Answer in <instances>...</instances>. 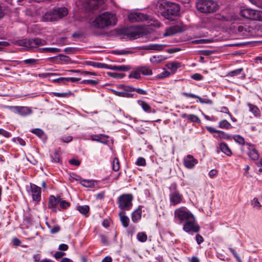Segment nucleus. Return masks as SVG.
I'll return each mask as SVG.
<instances>
[{
  "label": "nucleus",
  "mask_w": 262,
  "mask_h": 262,
  "mask_svg": "<svg viewBox=\"0 0 262 262\" xmlns=\"http://www.w3.org/2000/svg\"><path fill=\"white\" fill-rule=\"evenodd\" d=\"M174 218L176 223L183 226V230L188 233H198L200 227L195 223V219L193 214L184 207L175 210Z\"/></svg>",
  "instance_id": "nucleus-1"
},
{
  "label": "nucleus",
  "mask_w": 262,
  "mask_h": 262,
  "mask_svg": "<svg viewBox=\"0 0 262 262\" xmlns=\"http://www.w3.org/2000/svg\"><path fill=\"white\" fill-rule=\"evenodd\" d=\"M117 21L115 14L105 12L96 17L93 25L96 28L104 29L115 26Z\"/></svg>",
  "instance_id": "nucleus-2"
},
{
  "label": "nucleus",
  "mask_w": 262,
  "mask_h": 262,
  "mask_svg": "<svg viewBox=\"0 0 262 262\" xmlns=\"http://www.w3.org/2000/svg\"><path fill=\"white\" fill-rule=\"evenodd\" d=\"M17 45L24 47V49L28 51H35L39 50L38 47L47 44L46 40L35 37L31 39H24L17 41Z\"/></svg>",
  "instance_id": "nucleus-3"
},
{
  "label": "nucleus",
  "mask_w": 262,
  "mask_h": 262,
  "mask_svg": "<svg viewBox=\"0 0 262 262\" xmlns=\"http://www.w3.org/2000/svg\"><path fill=\"white\" fill-rule=\"evenodd\" d=\"M196 7L202 13H211L219 9V5L213 0H199L196 3Z\"/></svg>",
  "instance_id": "nucleus-4"
},
{
  "label": "nucleus",
  "mask_w": 262,
  "mask_h": 262,
  "mask_svg": "<svg viewBox=\"0 0 262 262\" xmlns=\"http://www.w3.org/2000/svg\"><path fill=\"white\" fill-rule=\"evenodd\" d=\"M133 195L131 193H125L120 195L117 199V203L121 211L130 210L133 205Z\"/></svg>",
  "instance_id": "nucleus-5"
},
{
  "label": "nucleus",
  "mask_w": 262,
  "mask_h": 262,
  "mask_svg": "<svg viewBox=\"0 0 262 262\" xmlns=\"http://www.w3.org/2000/svg\"><path fill=\"white\" fill-rule=\"evenodd\" d=\"M68 13V9L65 7L57 8L49 12L45 15L44 18L47 21H54L58 18L66 16Z\"/></svg>",
  "instance_id": "nucleus-6"
},
{
  "label": "nucleus",
  "mask_w": 262,
  "mask_h": 262,
  "mask_svg": "<svg viewBox=\"0 0 262 262\" xmlns=\"http://www.w3.org/2000/svg\"><path fill=\"white\" fill-rule=\"evenodd\" d=\"M169 201L171 205L176 206L182 202L183 200V195L178 189V186L176 183H172L169 187Z\"/></svg>",
  "instance_id": "nucleus-7"
},
{
  "label": "nucleus",
  "mask_w": 262,
  "mask_h": 262,
  "mask_svg": "<svg viewBox=\"0 0 262 262\" xmlns=\"http://www.w3.org/2000/svg\"><path fill=\"white\" fill-rule=\"evenodd\" d=\"M180 7L176 3L168 4L166 8L162 12V15L166 19L173 20L174 17L179 15Z\"/></svg>",
  "instance_id": "nucleus-8"
},
{
  "label": "nucleus",
  "mask_w": 262,
  "mask_h": 262,
  "mask_svg": "<svg viewBox=\"0 0 262 262\" xmlns=\"http://www.w3.org/2000/svg\"><path fill=\"white\" fill-rule=\"evenodd\" d=\"M240 15L247 19L262 21V11L250 8H244L241 10Z\"/></svg>",
  "instance_id": "nucleus-9"
},
{
  "label": "nucleus",
  "mask_w": 262,
  "mask_h": 262,
  "mask_svg": "<svg viewBox=\"0 0 262 262\" xmlns=\"http://www.w3.org/2000/svg\"><path fill=\"white\" fill-rule=\"evenodd\" d=\"M11 111L17 113L21 116L25 117L32 113L31 108L28 106H9L8 107Z\"/></svg>",
  "instance_id": "nucleus-10"
},
{
  "label": "nucleus",
  "mask_w": 262,
  "mask_h": 262,
  "mask_svg": "<svg viewBox=\"0 0 262 262\" xmlns=\"http://www.w3.org/2000/svg\"><path fill=\"white\" fill-rule=\"evenodd\" d=\"M30 192L33 201L36 202H40L41 200V190L40 187L36 185L30 183Z\"/></svg>",
  "instance_id": "nucleus-11"
},
{
  "label": "nucleus",
  "mask_w": 262,
  "mask_h": 262,
  "mask_svg": "<svg viewBox=\"0 0 262 262\" xmlns=\"http://www.w3.org/2000/svg\"><path fill=\"white\" fill-rule=\"evenodd\" d=\"M183 162L184 166L188 169H192L198 164V160L192 155H188L184 158Z\"/></svg>",
  "instance_id": "nucleus-12"
},
{
  "label": "nucleus",
  "mask_w": 262,
  "mask_h": 262,
  "mask_svg": "<svg viewBox=\"0 0 262 262\" xmlns=\"http://www.w3.org/2000/svg\"><path fill=\"white\" fill-rule=\"evenodd\" d=\"M128 17L129 21L132 23L146 20L148 19V16L147 14L138 12L130 13Z\"/></svg>",
  "instance_id": "nucleus-13"
},
{
  "label": "nucleus",
  "mask_w": 262,
  "mask_h": 262,
  "mask_svg": "<svg viewBox=\"0 0 262 262\" xmlns=\"http://www.w3.org/2000/svg\"><path fill=\"white\" fill-rule=\"evenodd\" d=\"M60 195L55 196L53 195H51L49 198V202L48 206L49 208H51L52 211L54 212H57L56 206L59 204L60 201Z\"/></svg>",
  "instance_id": "nucleus-14"
},
{
  "label": "nucleus",
  "mask_w": 262,
  "mask_h": 262,
  "mask_svg": "<svg viewBox=\"0 0 262 262\" xmlns=\"http://www.w3.org/2000/svg\"><path fill=\"white\" fill-rule=\"evenodd\" d=\"M182 95L186 98H192L198 99L200 102L202 104L205 103V104H212L213 103L212 101L210 99H204V98L200 97V96H199L198 95H196L192 94V93L182 92Z\"/></svg>",
  "instance_id": "nucleus-15"
},
{
  "label": "nucleus",
  "mask_w": 262,
  "mask_h": 262,
  "mask_svg": "<svg viewBox=\"0 0 262 262\" xmlns=\"http://www.w3.org/2000/svg\"><path fill=\"white\" fill-rule=\"evenodd\" d=\"M246 145L249 147V151L248 152V155L249 157V158L254 161L258 160L259 155L258 152V151L255 148L254 145L251 144L249 143H247Z\"/></svg>",
  "instance_id": "nucleus-16"
},
{
  "label": "nucleus",
  "mask_w": 262,
  "mask_h": 262,
  "mask_svg": "<svg viewBox=\"0 0 262 262\" xmlns=\"http://www.w3.org/2000/svg\"><path fill=\"white\" fill-rule=\"evenodd\" d=\"M183 31L182 28L177 25L170 27L167 28L164 33L165 36H171L176 33L181 32Z\"/></svg>",
  "instance_id": "nucleus-17"
},
{
  "label": "nucleus",
  "mask_w": 262,
  "mask_h": 262,
  "mask_svg": "<svg viewBox=\"0 0 262 262\" xmlns=\"http://www.w3.org/2000/svg\"><path fill=\"white\" fill-rule=\"evenodd\" d=\"M91 138L93 141L100 142L103 144H107L108 143V136L104 134L92 135Z\"/></svg>",
  "instance_id": "nucleus-18"
},
{
  "label": "nucleus",
  "mask_w": 262,
  "mask_h": 262,
  "mask_svg": "<svg viewBox=\"0 0 262 262\" xmlns=\"http://www.w3.org/2000/svg\"><path fill=\"white\" fill-rule=\"evenodd\" d=\"M220 151L223 152L228 157H230L232 154L231 149L228 144L225 142H221L219 144V147L217 149L216 151L217 153H219Z\"/></svg>",
  "instance_id": "nucleus-19"
},
{
  "label": "nucleus",
  "mask_w": 262,
  "mask_h": 262,
  "mask_svg": "<svg viewBox=\"0 0 262 262\" xmlns=\"http://www.w3.org/2000/svg\"><path fill=\"white\" fill-rule=\"evenodd\" d=\"M129 88V87H126L125 90H123V92H119L114 90H112L111 91L117 96L126 98H133L134 97V94L131 93V91H128Z\"/></svg>",
  "instance_id": "nucleus-20"
},
{
  "label": "nucleus",
  "mask_w": 262,
  "mask_h": 262,
  "mask_svg": "<svg viewBox=\"0 0 262 262\" xmlns=\"http://www.w3.org/2000/svg\"><path fill=\"white\" fill-rule=\"evenodd\" d=\"M142 206L140 205L138 208L134 211L131 215L132 220L134 223H137L141 219Z\"/></svg>",
  "instance_id": "nucleus-21"
},
{
  "label": "nucleus",
  "mask_w": 262,
  "mask_h": 262,
  "mask_svg": "<svg viewBox=\"0 0 262 262\" xmlns=\"http://www.w3.org/2000/svg\"><path fill=\"white\" fill-rule=\"evenodd\" d=\"M131 69V67L129 66H112L108 65L106 64V68L105 69H110L112 70L115 71H129Z\"/></svg>",
  "instance_id": "nucleus-22"
},
{
  "label": "nucleus",
  "mask_w": 262,
  "mask_h": 262,
  "mask_svg": "<svg viewBox=\"0 0 262 262\" xmlns=\"http://www.w3.org/2000/svg\"><path fill=\"white\" fill-rule=\"evenodd\" d=\"M126 38L129 40H134L140 38L141 36V33L138 31H128L125 33Z\"/></svg>",
  "instance_id": "nucleus-23"
},
{
  "label": "nucleus",
  "mask_w": 262,
  "mask_h": 262,
  "mask_svg": "<svg viewBox=\"0 0 262 262\" xmlns=\"http://www.w3.org/2000/svg\"><path fill=\"white\" fill-rule=\"evenodd\" d=\"M118 215L120 217V220L121 222L122 226L124 228H127L129 223V218L125 215V212L124 211H120L118 213Z\"/></svg>",
  "instance_id": "nucleus-24"
},
{
  "label": "nucleus",
  "mask_w": 262,
  "mask_h": 262,
  "mask_svg": "<svg viewBox=\"0 0 262 262\" xmlns=\"http://www.w3.org/2000/svg\"><path fill=\"white\" fill-rule=\"evenodd\" d=\"M181 117L182 118H186L188 120L191 122L198 123H201V120L200 118L197 116L193 114L187 115L185 113H184L181 115Z\"/></svg>",
  "instance_id": "nucleus-25"
},
{
  "label": "nucleus",
  "mask_w": 262,
  "mask_h": 262,
  "mask_svg": "<svg viewBox=\"0 0 262 262\" xmlns=\"http://www.w3.org/2000/svg\"><path fill=\"white\" fill-rule=\"evenodd\" d=\"M98 182L94 180L83 179L81 180L80 184L86 188H94L97 185Z\"/></svg>",
  "instance_id": "nucleus-26"
},
{
  "label": "nucleus",
  "mask_w": 262,
  "mask_h": 262,
  "mask_svg": "<svg viewBox=\"0 0 262 262\" xmlns=\"http://www.w3.org/2000/svg\"><path fill=\"white\" fill-rule=\"evenodd\" d=\"M138 103L141 106L142 108L146 113H155L156 112L155 110H151V107L150 106L146 103L145 101L143 100H138Z\"/></svg>",
  "instance_id": "nucleus-27"
},
{
  "label": "nucleus",
  "mask_w": 262,
  "mask_h": 262,
  "mask_svg": "<svg viewBox=\"0 0 262 262\" xmlns=\"http://www.w3.org/2000/svg\"><path fill=\"white\" fill-rule=\"evenodd\" d=\"M83 64L92 66L99 69H105L106 64L104 63L97 62L93 61H84Z\"/></svg>",
  "instance_id": "nucleus-28"
},
{
  "label": "nucleus",
  "mask_w": 262,
  "mask_h": 262,
  "mask_svg": "<svg viewBox=\"0 0 262 262\" xmlns=\"http://www.w3.org/2000/svg\"><path fill=\"white\" fill-rule=\"evenodd\" d=\"M213 137L216 139H224L227 140H230L232 139V137L230 135L221 130H219L217 135H213Z\"/></svg>",
  "instance_id": "nucleus-29"
},
{
  "label": "nucleus",
  "mask_w": 262,
  "mask_h": 262,
  "mask_svg": "<svg viewBox=\"0 0 262 262\" xmlns=\"http://www.w3.org/2000/svg\"><path fill=\"white\" fill-rule=\"evenodd\" d=\"M166 59L163 55H154L150 58V61L154 64L161 63Z\"/></svg>",
  "instance_id": "nucleus-30"
},
{
  "label": "nucleus",
  "mask_w": 262,
  "mask_h": 262,
  "mask_svg": "<svg viewBox=\"0 0 262 262\" xmlns=\"http://www.w3.org/2000/svg\"><path fill=\"white\" fill-rule=\"evenodd\" d=\"M247 105L249 107V111L254 115V116L259 117L260 116V111L256 105L250 103H248Z\"/></svg>",
  "instance_id": "nucleus-31"
},
{
  "label": "nucleus",
  "mask_w": 262,
  "mask_h": 262,
  "mask_svg": "<svg viewBox=\"0 0 262 262\" xmlns=\"http://www.w3.org/2000/svg\"><path fill=\"white\" fill-rule=\"evenodd\" d=\"M181 66V63L178 62H171L167 63L166 65V67L174 73L178 68H180Z\"/></svg>",
  "instance_id": "nucleus-32"
},
{
  "label": "nucleus",
  "mask_w": 262,
  "mask_h": 262,
  "mask_svg": "<svg viewBox=\"0 0 262 262\" xmlns=\"http://www.w3.org/2000/svg\"><path fill=\"white\" fill-rule=\"evenodd\" d=\"M38 63V59L30 58L25 59L23 61H20L18 62V64L22 65L23 64H28L29 66H34L37 64Z\"/></svg>",
  "instance_id": "nucleus-33"
},
{
  "label": "nucleus",
  "mask_w": 262,
  "mask_h": 262,
  "mask_svg": "<svg viewBox=\"0 0 262 262\" xmlns=\"http://www.w3.org/2000/svg\"><path fill=\"white\" fill-rule=\"evenodd\" d=\"M138 69L140 74L142 73L143 75L149 76L152 74V70L150 69L148 67H139Z\"/></svg>",
  "instance_id": "nucleus-34"
},
{
  "label": "nucleus",
  "mask_w": 262,
  "mask_h": 262,
  "mask_svg": "<svg viewBox=\"0 0 262 262\" xmlns=\"http://www.w3.org/2000/svg\"><path fill=\"white\" fill-rule=\"evenodd\" d=\"M219 127L221 128L229 129L232 128L231 124L226 120H223L219 122Z\"/></svg>",
  "instance_id": "nucleus-35"
},
{
  "label": "nucleus",
  "mask_w": 262,
  "mask_h": 262,
  "mask_svg": "<svg viewBox=\"0 0 262 262\" xmlns=\"http://www.w3.org/2000/svg\"><path fill=\"white\" fill-rule=\"evenodd\" d=\"M163 46L162 45L151 43L146 46L145 49L151 50L161 51L163 49Z\"/></svg>",
  "instance_id": "nucleus-36"
},
{
  "label": "nucleus",
  "mask_w": 262,
  "mask_h": 262,
  "mask_svg": "<svg viewBox=\"0 0 262 262\" xmlns=\"http://www.w3.org/2000/svg\"><path fill=\"white\" fill-rule=\"evenodd\" d=\"M232 138L235 142L242 146L245 145L246 144L244 138L239 135H234L233 136Z\"/></svg>",
  "instance_id": "nucleus-37"
},
{
  "label": "nucleus",
  "mask_w": 262,
  "mask_h": 262,
  "mask_svg": "<svg viewBox=\"0 0 262 262\" xmlns=\"http://www.w3.org/2000/svg\"><path fill=\"white\" fill-rule=\"evenodd\" d=\"M40 52L44 53H58L60 51V49L56 48H39Z\"/></svg>",
  "instance_id": "nucleus-38"
},
{
  "label": "nucleus",
  "mask_w": 262,
  "mask_h": 262,
  "mask_svg": "<svg viewBox=\"0 0 262 262\" xmlns=\"http://www.w3.org/2000/svg\"><path fill=\"white\" fill-rule=\"evenodd\" d=\"M77 210L81 214L86 215L89 212L90 207L88 205L78 206L77 207Z\"/></svg>",
  "instance_id": "nucleus-39"
},
{
  "label": "nucleus",
  "mask_w": 262,
  "mask_h": 262,
  "mask_svg": "<svg viewBox=\"0 0 262 262\" xmlns=\"http://www.w3.org/2000/svg\"><path fill=\"white\" fill-rule=\"evenodd\" d=\"M243 71L244 69L242 68L237 69L234 70L229 71L228 73L227 76L230 77H235L240 75L242 72H243Z\"/></svg>",
  "instance_id": "nucleus-40"
},
{
  "label": "nucleus",
  "mask_w": 262,
  "mask_h": 262,
  "mask_svg": "<svg viewBox=\"0 0 262 262\" xmlns=\"http://www.w3.org/2000/svg\"><path fill=\"white\" fill-rule=\"evenodd\" d=\"M59 204L60 207L64 210L68 209L71 205V203L69 202L63 200L61 197L60 198Z\"/></svg>",
  "instance_id": "nucleus-41"
},
{
  "label": "nucleus",
  "mask_w": 262,
  "mask_h": 262,
  "mask_svg": "<svg viewBox=\"0 0 262 262\" xmlns=\"http://www.w3.org/2000/svg\"><path fill=\"white\" fill-rule=\"evenodd\" d=\"M112 169L114 171H118L120 169V162L118 158L114 159L112 162Z\"/></svg>",
  "instance_id": "nucleus-42"
},
{
  "label": "nucleus",
  "mask_w": 262,
  "mask_h": 262,
  "mask_svg": "<svg viewBox=\"0 0 262 262\" xmlns=\"http://www.w3.org/2000/svg\"><path fill=\"white\" fill-rule=\"evenodd\" d=\"M137 238L139 242L143 243L147 241V236L145 232H141L137 234Z\"/></svg>",
  "instance_id": "nucleus-43"
},
{
  "label": "nucleus",
  "mask_w": 262,
  "mask_h": 262,
  "mask_svg": "<svg viewBox=\"0 0 262 262\" xmlns=\"http://www.w3.org/2000/svg\"><path fill=\"white\" fill-rule=\"evenodd\" d=\"M128 89H129V90H128V91H131V92H136L138 94H140V95H146L147 94V92L146 91H145L143 89H141L140 88H136L131 86L130 88H129Z\"/></svg>",
  "instance_id": "nucleus-44"
},
{
  "label": "nucleus",
  "mask_w": 262,
  "mask_h": 262,
  "mask_svg": "<svg viewBox=\"0 0 262 262\" xmlns=\"http://www.w3.org/2000/svg\"><path fill=\"white\" fill-rule=\"evenodd\" d=\"M128 77L129 78H135L137 79H139L141 78L140 72L139 71L138 67L136 71H133L130 73Z\"/></svg>",
  "instance_id": "nucleus-45"
},
{
  "label": "nucleus",
  "mask_w": 262,
  "mask_h": 262,
  "mask_svg": "<svg viewBox=\"0 0 262 262\" xmlns=\"http://www.w3.org/2000/svg\"><path fill=\"white\" fill-rule=\"evenodd\" d=\"M53 94L54 96L58 97H67L71 95H74V94L71 91H69V92L67 93L53 92Z\"/></svg>",
  "instance_id": "nucleus-46"
},
{
  "label": "nucleus",
  "mask_w": 262,
  "mask_h": 262,
  "mask_svg": "<svg viewBox=\"0 0 262 262\" xmlns=\"http://www.w3.org/2000/svg\"><path fill=\"white\" fill-rule=\"evenodd\" d=\"M31 133L36 135L39 138H42L45 133L43 130L40 128H34L31 130Z\"/></svg>",
  "instance_id": "nucleus-47"
},
{
  "label": "nucleus",
  "mask_w": 262,
  "mask_h": 262,
  "mask_svg": "<svg viewBox=\"0 0 262 262\" xmlns=\"http://www.w3.org/2000/svg\"><path fill=\"white\" fill-rule=\"evenodd\" d=\"M212 39H200L192 41V43L194 44L208 43L212 42Z\"/></svg>",
  "instance_id": "nucleus-48"
},
{
  "label": "nucleus",
  "mask_w": 262,
  "mask_h": 262,
  "mask_svg": "<svg viewBox=\"0 0 262 262\" xmlns=\"http://www.w3.org/2000/svg\"><path fill=\"white\" fill-rule=\"evenodd\" d=\"M51 158L52 159L51 161L52 162H60V160L59 158V155L57 151L54 152L53 154L51 155Z\"/></svg>",
  "instance_id": "nucleus-49"
},
{
  "label": "nucleus",
  "mask_w": 262,
  "mask_h": 262,
  "mask_svg": "<svg viewBox=\"0 0 262 262\" xmlns=\"http://www.w3.org/2000/svg\"><path fill=\"white\" fill-rule=\"evenodd\" d=\"M135 164L137 165V166H144L146 165V160L145 159V158H143V157H139Z\"/></svg>",
  "instance_id": "nucleus-50"
},
{
  "label": "nucleus",
  "mask_w": 262,
  "mask_h": 262,
  "mask_svg": "<svg viewBox=\"0 0 262 262\" xmlns=\"http://www.w3.org/2000/svg\"><path fill=\"white\" fill-rule=\"evenodd\" d=\"M80 83L82 84H90L92 85H96L99 83V81L96 80H91V79L83 80L82 81H81Z\"/></svg>",
  "instance_id": "nucleus-51"
},
{
  "label": "nucleus",
  "mask_w": 262,
  "mask_h": 262,
  "mask_svg": "<svg viewBox=\"0 0 262 262\" xmlns=\"http://www.w3.org/2000/svg\"><path fill=\"white\" fill-rule=\"evenodd\" d=\"M229 250L233 255L234 257L236 258L237 262H242V260L241 259L240 257L239 256L238 254L233 248L229 247Z\"/></svg>",
  "instance_id": "nucleus-52"
},
{
  "label": "nucleus",
  "mask_w": 262,
  "mask_h": 262,
  "mask_svg": "<svg viewBox=\"0 0 262 262\" xmlns=\"http://www.w3.org/2000/svg\"><path fill=\"white\" fill-rule=\"evenodd\" d=\"M52 81L54 83L66 84L67 83V77H59L53 79Z\"/></svg>",
  "instance_id": "nucleus-53"
},
{
  "label": "nucleus",
  "mask_w": 262,
  "mask_h": 262,
  "mask_svg": "<svg viewBox=\"0 0 262 262\" xmlns=\"http://www.w3.org/2000/svg\"><path fill=\"white\" fill-rule=\"evenodd\" d=\"M59 57L61 61H64L66 63H69L71 61V58L69 56L63 54L59 55Z\"/></svg>",
  "instance_id": "nucleus-54"
},
{
  "label": "nucleus",
  "mask_w": 262,
  "mask_h": 262,
  "mask_svg": "<svg viewBox=\"0 0 262 262\" xmlns=\"http://www.w3.org/2000/svg\"><path fill=\"white\" fill-rule=\"evenodd\" d=\"M191 78L194 80L200 81L203 79V76L199 73H195L191 76Z\"/></svg>",
  "instance_id": "nucleus-55"
},
{
  "label": "nucleus",
  "mask_w": 262,
  "mask_h": 262,
  "mask_svg": "<svg viewBox=\"0 0 262 262\" xmlns=\"http://www.w3.org/2000/svg\"><path fill=\"white\" fill-rule=\"evenodd\" d=\"M60 230V227L59 225L53 226L50 229V233L51 234H56Z\"/></svg>",
  "instance_id": "nucleus-56"
},
{
  "label": "nucleus",
  "mask_w": 262,
  "mask_h": 262,
  "mask_svg": "<svg viewBox=\"0 0 262 262\" xmlns=\"http://www.w3.org/2000/svg\"><path fill=\"white\" fill-rule=\"evenodd\" d=\"M66 255V253L62 251H57L54 255V257L56 259H59L62 258L64 255Z\"/></svg>",
  "instance_id": "nucleus-57"
},
{
  "label": "nucleus",
  "mask_w": 262,
  "mask_h": 262,
  "mask_svg": "<svg viewBox=\"0 0 262 262\" xmlns=\"http://www.w3.org/2000/svg\"><path fill=\"white\" fill-rule=\"evenodd\" d=\"M252 205L253 207H258L259 208H260L261 207V205H260V203L259 202L258 199L256 198H254L253 200L252 201Z\"/></svg>",
  "instance_id": "nucleus-58"
},
{
  "label": "nucleus",
  "mask_w": 262,
  "mask_h": 262,
  "mask_svg": "<svg viewBox=\"0 0 262 262\" xmlns=\"http://www.w3.org/2000/svg\"><path fill=\"white\" fill-rule=\"evenodd\" d=\"M0 135H2L5 137L9 138L11 136V133L3 128H0Z\"/></svg>",
  "instance_id": "nucleus-59"
},
{
  "label": "nucleus",
  "mask_w": 262,
  "mask_h": 262,
  "mask_svg": "<svg viewBox=\"0 0 262 262\" xmlns=\"http://www.w3.org/2000/svg\"><path fill=\"white\" fill-rule=\"evenodd\" d=\"M253 4L256 5L258 7L262 8V0H249Z\"/></svg>",
  "instance_id": "nucleus-60"
},
{
  "label": "nucleus",
  "mask_w": 262,
  "mask_h": 262,
  "mask_svg": "<svg viewBox=\"0 0 262 262\" xmlns=\"http://www.w3.org/2000/svg\"><path fill=\"white\" fill-rule=\"evenodd\" d=\"M69 162L70 164L73 165L77 166H79L80 164V163H81L79 160L75 159H70L69 160Z\"/></svg>",
  "instance_id": "nucleus-61"
},
{
  "label": "nucleus",
  "mask_w": 262,
  "mask_h": 262,
  "mask_svg": "<svg viewBox=\"0 0 262 262\" xmlns=\"http://www.w3.org/2000/svg\"><path fill=\"white\" fill-rule=\"evenodd\" d=\"M195 240L198 245H200L204 242V238L202 236L199 234H197L195 236Z\"/></svg>",
  "instance_id": "nucleus-62"
},
{
  "label": "nucleus",
  "mask_w": 262,
  "mask_h": 262,
  "mask_svg": "<svg viewBox=\"0 0 262 262\" xmlns=\"http://www.w3.org/2000/svg\"><path fill=\"white\" fill-rule=\"evenodd\" d=\"M59 74L54 73H42L39 74V76L40 77L46 78L50 76H54V75H58Z\"/></svg>",
  "instance_id": "nucleus-63"
},
{
  "label": "nucleus",
  "mask_w": 262,
  "mask_h": 262,
  "mask_svg": "<svg viewBox=\"0 0 262 262\" xmlns=\"http://www.w3.org/2000/svg\"><path fill=\"white\" fill-rule=\"evenodd\" d=\"M104 196H105V191H102L100 193H98L96 195V200H103L104 198Z\"/></svg>",
  "instance_id": "nucleus-64"
}]
</instances>
